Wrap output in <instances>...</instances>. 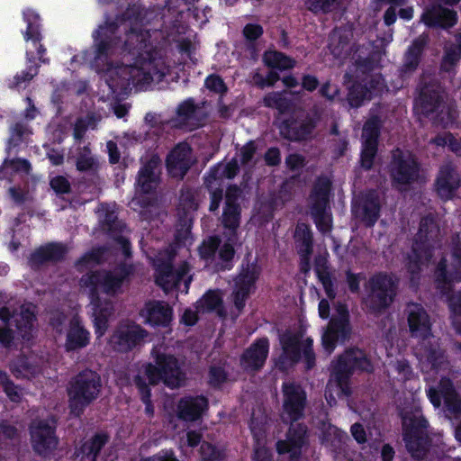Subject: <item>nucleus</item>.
Segmentation results:
<instances>
[{"mask_svg": "<svg viewBox=\"0 0 461 461\" xmlns=\"http://www.w3.org/2000/svg\"><path fill=\"white\" fill-rule=\"evenodd\" d=\"M113 31L101 26L95 33V50L87 61L105 81L111 95H122L132 86L147 89L160 82L168 71L164 59L146 41L149 32L131 31L122 41Z\"/></svg>", "mask_w": 461, "mask_h": 461, "instance_id": "f257e3e1", "label": "nucleus"}, {"mask_svg": "<svg viewBox=\"0 0 461 461\" xmlns=\"http://www.w3.org/2000/svg\"><path fill=\"white\" fill-rule=\"evenodd\" d=\"M405 312L411 335L420 340L416 347L415 354L420 368L425 374V379L429 383L440 377L439 391H437L432 385H429L428 389V397L430 402L438 408L440 406L442 397L449 412L461 411V401L449 380L444 377L447 363L438 348V340L430 332L429 315L419 303H409Z\"/></svg>", "mask_w": 461, "mask_h": 461, "instance_id": "f03ea898", "label": "nucleus"}, {"mask_svg": "<svg viewBox=\"0 0 461 461\" xmlns=\"http://www.w3.org/2000/svg\"><path fill=\"white\" fill-rule=\"evenodd\" d=\"M129 273L125 267L117 268L113 272L91 271L80 280L81 288L92 297V303L94 304V327L97 340L106 332L113 308L110 303L104 307H101L95 302V299H99V294L114 295L120 293L122 283Z\"/></svg>", "mask_w": 461, "mask_h": 461, "instance_id": "7ed1b4c3", "label": "nucleus"}, {"mask_svg": "<svg viewBox=\"0 0 461 461\" xmlns=\"http://www.w3.org/2000/svg\"><path fill=\"white\" fill-rule=\"evenodd\" d=\"M240 190L230 187L226 194V204L222 214V223L230 230L224 239L211 237L204 240L199 248L201 258L206 261L214 262L220 268L228 267V263L234 257V244L237 241L235 230L240 224V208L236 203Z\"/></svg>", "mask_w": 461, "mask_h": 461, "instance_id": "20e7f679", "label": "nucleus"}, {"mask_svg": "<svg viewBox=\"0 0 461 461\" xmlns=\"http://www.w3.org/2000/svg\"><path fill=\"white\" fill-rule=\"evenodd\" d=\"M369 371L371 364L365 353L359 349L347 351L332 365L331 377L327 384L325 397L330 405L336 399L348 393V377L354 369Z\"/></svg>", "mask_w": 461, "mask_h": 461, "instance_id": "39448f33", "label": "nucleus"}, {"mask_svg": "<svg viewBox=\"0 0 461 461\" xmlns=\"http://www.w3.org/2000/svg\"><path fill=\"white\" fill-rule=\"evenodd\" d=\"M438 234V228L432 218H425L421 221L407 263L412 282L418 277L420 272L429 267L431 258L441 255L440 249L436 246Z\"/></svg>", "mask_w": 461, "mask_h": 461, "instance_id": "423d86ee", "label": "nucleus"}, {"mask_svg": "<svg viewBox=\"0 0 461 461\" xmlns=\"http://www.w3.org/2000/svg\"><path fill=\"white\" fill-rule=\"evenodd\" d=\"M154 363L143 366L142 372L149 384L163 382L167 386L176 388L185 380L179 361L171 354L156 348L153 351Z\"/></svg>", "mask_w": 461, "mask_h": 461, "instance_id": "0eeeda50", "label": "nucleus"}, {"mask_svg": "<svg viewBox=\"0 0 461 461\" xmlns=\"http://www.w3.org/2000/svg\"><path fill=\"white\" fill-rule=\"evenodd\" d=\"M280 345L282 352L276 365L280 369L294 365L299 359L305 362L306 368H311L314 365V354L312 349V339L304 338L301 332L286 331L280 337Z\"/></svg>", "mask_w": 461, "mask_h": 461, "instance_id": "6e6552de", "label": "nucleus"}, {"mask_svg": "<svg viewBox=\"0 0 461 461\" xmlns=\"http://www.w3.org/2000/svg\"><path fill=\"white\" fill-rule=\"evenodd\" d=\"M148 257L153 261L156 267V283L162 287L165 292L173 288H177L183 293H187L189 284L192 280L187 276L189 266L183 263L176 272L171 268V254L168 252H160L158 256L153 257L149 254Z\"/></svg>", "mask_w": 461, "mask_h": 461, "instance_id": "1a4fd4ad", "label": "nucleus"}, {"mask_svg": "<svg viewBox=\"0 0 461 461\" xmlns=\"http://www.w3.org/2000/svg\"><path fill=\"white\" fill-rule=\"evenodd\" d=\"M100 387V376L95 372L86 370L77 375L68 388L71 411L79 415L97 397Z\"/></svg>", "mask_w": 461, "mask_h": 461, "instance_id": "9d476101", "label": "nucleus"}, {"mask_svg": "<svg viewBox=\"0 0 461 461\" xmlns=\"http://www.w3.org/2000/svg\"><path fill=\"white\" fill-rule=\"evenodd\" d=\"M403 438L406 447L415 458H421L425 455L426 439L424 429L427 421L423 419L420 409L415 408L409 411H402Z\"/></svg>", "mask_w": 461, "mask_h": 461, "instance_id": "9b49d317", "label": "nucleus"}, {"mask_svg": "<svg viewBox=\"0 0 461 461\" xmlns=\"http://www.w3.org/2000/svg\"><path fill=\"white\" fill-rule=\"evenodd\" d=\"M435 277L442 293L449 291L453 283L461 281V233L453 241L451 254L440 258L437 264Z\"/></svg>", "mask_w": 461, "mask_h": 461, "instance_id": "f8f14e48", "label": "nucleus"}, {"mask_svg": "<svg viewBox=\"0 0 461 461\" xmlns=\"http://www.w3.org/2000/svg\"><path fill=\"white\" fill-rule=\"evenodd\" d=\"M330 187V182L328 178H320L310 195L311 213L322 233L330 232L332 226L331 215L327 209Z\"/></svg>", "mask_w": 461, "mask_h": 461, "instance_id": "ddd939ff", "label": "nucleus"}, {"mask_svg": "<svg viewBox=\"0 0 461 461\" xmlns=\"http://www.w3.org/2000/svg\"><path fill=\"white\" fill-rule=\"evenodd\" d=\"M371 285L372 292L366 304L373 312H379L393 302L396 291L395 281L390 276L377 275L372 278Z\"/></svg>", "mask_w": 461, "mask_h": 461, "instance_id": "4468645a", "label": "nucleus"}, {"mask_svg": "<svg viewBox=\"0 0 461 461\" xmlns=\"http://www.w3.org/2000/svg\"><path fill=\"white\" fill-rule=\"evenodd\" d=\"M146 331L133 322H122L117 326L109 338V350L127 352L141 343Z\"/></svg>", "mask_w": 461, "mask_h": 461, "instance_id": "2eb2a0df", "label": "nucleus"}, {"mask_svg": "<svg viewBox=\"0 0 461 461\" xmlns=\"http://www.w3.org/2000/svg\"><path fill=\"white\" fill-rule=\"evenodd\" d=\"M238 170V162L232 159L228 163H221L212 167L205 176V185L211 194L210 211L219 208L222 190L221 188L224 179L232 178Z\"/></svg>", "mask_w": 461, "mask_h": 461, "instance_id": "dca6fc26", "label": "nucleus"}, {"mask_svg": "<svg viewBox=\"0 0 461 461\" xmlns=\"http://www.w3.org/2000/svg\"><path fill=\"white\" fill-rule=\"evenodd\" d=\"M336 312L322 335V346L329 354L334 350L337 344L343 342L350 332L347 308L340 304Z\"/></svg>", "mask_w": 461, "mask_h": 461, "instance_id": "f3484780", "label": "nucleus"}, {"mask_svg": "<svg viewBox=\"0 0 461 461\" xmlns=\"http://www.w3.org/2000/svg\"><path fill=\"white\" fill-rule=\"evenodd\" d=\"M305 401V393L300 385L292 382L285 383L283 384V420L293 422L302 418Z\"/></svg>", "mask_w": 461, "mask_h": 461, "instance_id": "a211bd4d", "label": "nucleus"}, {"mask_svg": "<svg viewBox=\"0 0 461 461\" xmlns=\"http://www.w3.org/2000/svg\"><path fill=\"white\" fill-rule=\"evenodd\" d=\"M31 439L34 450L46 454L57 447L53 418L36 420L31 425Z\"/></svg>", "mask_w": 461, "mask_h": 461, "instance_id": "6ab92c4d", "label": "nucleus"}, {"mask_svg": "<svg viewBox=\"0 0 461 461\" xmlns=\"http://www.w3.org/2000/svg\"><path fill=\"white\" fill-rule=\"evenodd\" d=\"M23 17L27 23V29L24 32V39L29 43L26 52L27 59L31 63L37 59L44 61L45 50L39 42V16L34 11L27 9L23 12Z\"/></svg>", "mask_w": 461, "mask_h": 461, "instance_id": "aec40b11", "label": "nucleus"}, {"mask_svg": "<svg viewBox=\"0 0 461 461\" xmlns=\"http://www.w3.org/2000/svg\"><path fill=\"white\" fill-rule=\"evenodd\" d=\"M34 306L32 303L23 304L19 312L10 313L8 308L0 309V319L4 321L12 320L15 323L18 332L25 340H30L34 334Z\"/></svg>", "mask_w": 461, "mask_h": 461, "instance_id": "412c9836", "label": "nucleus"}, {"mask_svg": "<svg viewBox=\"0 0 461 461\" xmlns=\"http://www.w3.org/2000/svg\"><path fill=\"white\" fill-rule=\"evenodd\" d=\"M418 175V167L415 158L410 152L396 150L393 153L392 165V176L399 185H405L413 181Z\"/></svg>", "mask_w": 461, "mask_h": 461, "instance_id": "4be33fe9", "label": "nucleus"}, {"mask_svg": "<svg viewBox=\"0 0 461 461\" xmlns=\"http://www.w3.org/2000/svg\"><path fill=\"white\" fill-rule=\"evenodd\" d=\"M380 122L373 117L368 120L363 128L361 164L366 168H370L376 153V143L379 133Z\"/></svg>", "mask_w": 461, "mask_h": 461, "instance_id": "5701e85b", "label": "nucleus"}, {"mask_svg": "<svg viewBox=\"0 0 461 461\" xmlns=\"http://www.w3.org/2000/svg\"><path fill=\"white\" fill-rule=\"evenodd\" d=\"M259 274L260 268L256 264H252L248 266L236 278L233 301L238 311H240L244 307L245 300L251 293Z\"/></svg>", "mask_w": 461, "mask_h": 461, "instance_id": "b1692460", "label": "nucleus"}, {"mask_svg": "<svg viewBox=\"0 0 461 461\" xmlns=\"http://www.w3.org/2000/svg\"><path fill=\"white\" fill-rule=\"evenodd\" d=\"M192 163L193 157L190 147L186 143H181L167 156V168L172 177L182 178Z\"/></svg>", "mask_w": 461, "mask_h": 461, "instance_id": "393cba45", "label": "nucleus"}, {"mask_svg": "<svg viewBox=\"0 0 461 461\" xmlns=\"http://www.w3.org/2000/svg\"><path fill=\"white\" fill-rule=\"evenodd\" d=\"M460 186V176L451 164L444 165L436 180V191L441 199H452Z\"/></svg>", "mask_w": 461, "mask_h": 461, "instance_id": "a878e982", "label": "nucleus"}, {"mask_svg": "<svg viewBox=\"0 0 461 461\" xmlns=\"http://www.w3.org/2000/svg\"><path fill=\"white\" fill-rule=\"evenodd\" d=\"M305 428L302 424H292L285 440L277 442V452L281 455H288L291 459L297 457L305 444Z\"/></svg>", "mask_w": 461, "mask_h": 461, "instance_id": "bb28decb", "label": "nucleus"}, {"mask_svg": "<svg viewBox=\"0 0 461 461\" xmlns=\"http://www.w3.org/2000/svg\"><path fill=\"white\" fill-rule=\"evenodd\" d=\"M144 321L153 326H167L172 320V309L163 302H149L140 312Z\"/></svg>", "mask_w": 461, "mask_h": 461, "instance_id": "cd10ccee", "label": "nucleus"}, {"mask_svg": "<svg viewBox=\"0 0 461 461\" xmlns=\"http://www.w3.org/2000/svg\"><path fill=\"white\" fill-rule=\"evenodd\" d=\"M269 343L267 339L257 340L241 357L240 364L246 370H257L263 366L267 354Z\"/></svg>", "mask_w": 461, "mask_h": 461, "instance_id": "c85d7f7f", "label": "nucleus"}, {"mask_svg": "<svg viewBox=\"0 0 461 461\" xmlns=\"http://www.w3.org/2000/svg\"><path fill=\"white\" fill-rule=\"evenodd\" d=\"M89 341L90 332L83 327L77 318L72 319L66 331L65 349L76 351L86 347Z\"/></svg>", "mask_w": 461, "mask_h": 461, "instance_id": "c756f323", "label": "nucleus"}, {"mask_svg": "<svg viewBox=\"0 0 461 461\" xmlns=\"http://www.w3.org/2000/svg\"><path fill=\"white\" fill-rule=\"evenodd\" d=\"M160 160L157 156H152L140 169L137 185L143 193H149L155 189L159 182Z\"/></svg>", "mask_w": 461, "mask_h": 461, "instance_id": "7c9ffc66", "label": "nucleus"}, {"mask_svg": "<svg viewBox=\"0 0 461 461\" xmlns=\"http://www.w3.org/2000/svg\"><path fill=\"white\" fill-rule=\"evenodd\" d=\"M369 86H355L349 92L348 102L353 107H357L361 104L362 100L371 99L375 95L383 94L385 90L384 79L381 76H375L369 83Z\"/></svg>", "mask_w": 461, "mask_h": 461, "instance_id": "2f4dec72", "label": "nucleus"}, {"mask_svg": "<svg viewBox=\"0 0 461 461\" xmlns=\"http://www.w3.org/2000/svg\"><path fill=\"white\" fill-rule=\"evenodd\" d=\"M207 408V400L203 396H187L180 400L177 406L178 417L185 420H195Z\"/></svg>", "mask_w": 461, "mask_h": 461, "instance_id": "473e14b6", "label": "nucleus"}, {"mask_svg": "<svg viewBox=\"0 0 461 461\" xmlns=\"http://www.w3.org/2000/svg\"><path fill=\"white\" fill-rule=\"evenodd\" d=\"M422 20L427 25H438L447 28L451 27L456 23V14L448 8L438 5L427 11L422 15Z\"/></svg>", "mask_w": 461, "mask_h": 461, "instance_id": "72a5a7b5", "label": "nucleus"}, {"mask_svg": "<svg viewBox=\"0 0 461 461\" xmlns=\"http://www.w3.org/2000/svg\"><path fill=\"white\" fill-rule=\"evenodd\" d=\"M379 205L376 199L361 200L353 205V213L356 217L366 221L367 225H373L378 217Z\"/></svg>", "mask_w": 461, "mask_h": 461, "instance_id": "f704fd0d", "label": "nucleus"}, {"mask_svg": "<svg viewBox=\"0 0 461 461\" xmlns=\"http://www.w3.org/2000/svg\"><path fill=\"white\" fill-rule=\"evenodd\" d=\"M250 429L256 441L254 461H270V453L264 441L265 424L253 419Z\"/></svg>", "mask_w": 461, "mask_h": 461, "instance_id": "c9c22d12", "label": "nucleus"}, {"mask_svg": "<svg viewBox=\"0 0 461 461\" xmlns=\"http://www.w3.org/2000/svg\"><path fill=\"white\" fill-rule=\"evenodd\" d=\"M294 239L297 249L303 260L307 261L312 249V232L308 225L299 223L296 227ZM308 265V262H305Z\"/></svg>", "mask_w": 461, "mask_h": 461, "instance_id": "e433bc0d", "label": "nucleus"}, {"mask_svg": "<svg viewBox=\"0 0 461 461\" xmlns=\"http://www.w3.org/2000/svg\"><path fill=\"white\" fill-rule=\"evenodd\" d=\"M264 63L272 68L285 70L292 68L295 61L281 52L276 50H268L264 54Z\"/></svg>", "mask_w": 461, "mask_h": 461, "instance_id": "4c0bfd02", "label": "nucleus"}, {"mask_svg": "<svg viewBox=\"0 0 461 461\" xmlns=\"http://www.w3.org/2000/svg\"><path fill=\"white\" fill-rule=\"evenodd\" d=\"M222 296L219 291H209L197 303L198 312H205L211 311L221 312Z\"/></svg>", "mask_w": 461, "mask_h": 461, "instance_id": "58836bf2", "label": "nucleus"}, {"mask_svg": "<svg viewBox=\"0 0 461 461\" xmlns=\"http://www.w3.org/2000/svg\"><path fill=\"white\" fill-rule=\"evenodd\" d=\"M349 35H351L349 31H346L344 34L340 30L333 32L330 36V50L335 57L340 58L347 52Z\"/></svg>", "mask_w": 461, "mask_h": 461, "instance_id": "ea45409f", "label": "nucleus"}, {"mask_svg": "<svg viewBox=\"0 0 461 461\" xmlns=\"http://www.w3.org/2000/svg\"><path fill=\"white\" fill-rule=\"evenodd\" d=\"M105 435H97L92 440L86 442L81 447L82 459L95 461L97 453L106 442Z\"/></svg>", "mask_w": 461, "mask_h": 461, "instance_id": "a19ab883", "label": "nucleus"}, {"mask_svg": "<svg viewBox=\"0 0 461 461\" xmlns=\"http://www.w3.org/2000/svg\"><path fill=\"white\" fill-rule=\"evenodd\" d=\"M321 430V442L327 446L337 447L347 437L344 432L330 424H323Z\"/></svg>", "mask_w": 461, "mask_h": 461, "instance_id": "79ce46f5", "label": "nucleus"}, {"mask_svg": "<svg viewBox=\"0 0 461 461\" xmlns=\"http://www.w3.org/2000/svg\"><path fill=\"white\" fill-rule=\"evenodd\" d=\"M30 170V164L25 159L5 160L0 171L4 176L14 174H27Z\"/></svg>", "mask_w": 461, "mask_h": 461, "instance_id": "37998d69", "label": "nucleus"}, {"mask_svg": "<svg viewBox=\"0 0 461 461\" xmlns=\"http://www.w3.org/2000/svg\"><path fill=\"white\" fill-rule=\"evenodd\" d=\"M65 251V247L61 244H50L40 249L34 254V258L40 260H56L60 258Z\"/></svg>", "mask_w": 461, "mask_h": 461, "instance_id": "c03bdc74", "label": "nucleus"}, {"mask_svg": "<svg viewBox=\"0 0 461 461\" xmlns=\"http://www.w3.org/2000/svg\"><path fill=\"white\" fill-rule=\"evenodd\" d=\"M197 116V108L191 100L183 102L177 108V119L181 124L189 123Z\"/></svg>", "mask_w": 461, "mask_h": 461, "instance_id": "a18cd8bd", "label": "nucleus"}, {"mask_svg": "<svg viewBox=\"0 0 461 461\" xmlns=\"http://www.w3.org/2000/svg\"><path fill=\"white\" fill-rule=\"evenodd\" d=\"M104 251L101 249L93 250L86 254L77 264L79 271L91 270L95 265L103 260Z\"/></svg>", "mask_w": 461, "mask_h": 461, "instance_id": "49530a36", "label": "nucleus"}, {"mask_svg": "<svg viewBox=\"0 0 461 461\" xmlns=\"http://www.w3.org/2000/svg\"><path fill=\"white\" fill-rule=\"evenodd\" d=\"M449 309L453 326L461 333V293L449 298Z\"/></svg>", "mask_w": 461, "mask_h": 461, "instance_id": "de8ad7c7", "label": "nucleus"}, {"mask_svg": "<svg viewBox=\"0 0 461 461\" xmlns=\"http://www.w3.org/2000/svg\"><path fill=\"white\" fill-rule=\"evenodd\" d=\"M388 372L390 375L398 380H405L411 374L409 365L404 360H398L395 363L390 361L388 363Z\"/></svg>", "mask_w": 461, "mask_h": 461, "instance_id": "09e8293b", "label": "nucleus"}, {"mask_svg": "<svg viewBox=\"0 0 461 461\" xmlns=\"http://www.w3.org/2000/svg\"><path fill=\"white\" fill-rule=\"evenodd\" d=\"M13 372L16 376L31 378L36 375L38 368L32 366L28 359H20L14 364Z\"/></svg>", "mask_w": 461, "mask_h": 461, "instance_id": "8fccbe9b", "label": "nucleus"}, {"mask_svg": "<svg viewBox=\"0 0 461 461\" xmlns=\"http://www.w3.org/2000/svg\"><path fill=\"white\" fill-rule=\"evenodd\" d=\"M37 74V68L31 66L27 71H23L21 74H17L13 80L9 82V87L15 89H23L26 87L27 83Z\"/></svg>", "mask_w": 461, "mask_h": 461, "instance_id": "3c124183", "label": "nucleus"}, {"mask_svg": "<svg viewBox=\"0 0 461 461\" xmlns=\"http://www.w3.org/2000/svg\"><path fill=\"white\" fill-rule=\"evenodd\" d=\"M0 383L7 396L13 402H19L23 396L21 389L14 385L9 380L5 373L0 372Z\"/></svg>", "mask_w": 461, "mask_h": 461, "instance_id": "603ef678", "label": "nucleus"}, {"mask_svg": "<svg viewBox=\"0 0 461 461\" xmlns=\"http://www.w3.org/2000/svg\"><path fill=\"white\" fill-rule=\"evenodd\" d=\"M202 458L206 461H216L223 457V449L217 448L210 443L203 442L200 447Z\"/></svg>", "mask_w": 461, "mask_h": 461, "instance_id": "864d4df0", "label": "nucleus"}, {"mask_svg": "<svg viewBox=\"0 0 461 461\" xmlns=\"http://www.w3.org/2000/svg\"><path fill=\"white\" fill-rule=\"evenodd\" d=\"M195 206L192 203L189 205L185 214V226L183 228V230L178 232L176 236V242L178 244H183L184 246H189L192 244V238L190 237V224H189V221H190V218L188 217V214H189V212L191 210H195Z\"/></svg>", "mask_w": 461, "mask_h": 461, "instance_id": "5fc2aeb1", "label": "nucleus"}, {"mask_svg": "<svg viewBox=\"0 0 461 461\" xmlns=\"http://www.w3.org/2000/svg\"><path fill=\"white\" fill-rule=\"evenodd\" d=\"M285 94L286 92L271 93L264 98V103L267 106L275 107L279 111H284L286 108V103L284 97Z\"/></svg>", "mask_w": 461, "mask_h": 461, "instance_id": "6e6d98bb", "label": "nucleus"}, {"mask_svg": "<svg viewBox=\"0 0 461 461\" xmlns=\"http://www.w3.org/2000/svg\"><path fill=\"white\" fill-rule=\"evenodd\" d=\"M337 2L338 0H310L306 5L313 13H325L330 11Z\"/></svg>", "mask_w": 461, "mask_h": 461, "instance_id": "4d7b16f0", "label": "nucleus"}, {"mask_svg": "<svg viewBox=\"0 0 461 461\" xmlns=\"http://www.w3.org/2000/svg\"><path fill=\"white\" fill-rule=\"evenodd\" d=\"M435 142L437 145H447L453 152L461 156V140L455 139L452 135L438 137Z\"/></svg>", "mask_w": 461, "mask_h": 461, "instance_id": "13d9d810", "label": "nucleus"}, {"mask_svg": "<svg viewBox=\"0 0 461 461\" xmlns=\"http://www.w3.org/2000/svg\"><path fill=\"white\" fill-rule=\"evenodd\" d=\"M460 58V47H454L452 49H447L442 67L445 70H449Z\"/></svg>", "mask_w": 461, "mask_h": 461, "instance_id": "bf43d9fd", "label": "nucleus"}, {"mask_svg": "<svg viewBox=\"0 0 461 461\" xmlns=\"http://www.w3.org/2000/svg\"><path fill=\"white\" fill-rule=\"evenodd\" d=\"M135 383L137 384V386L139 387V390L141 393V398H142V401L144 402V403L146 404V412L149 413V414H152L153 413V408H152V405L149 402V392L146 386V384H144V382L142 381L141 377L140 375H138L136 378H135Z\"/></svg>", "mask_w": 461, "mask_h": 461, "instance_id": "052dcab7", "label": "nucleus"}, {"mask_svg": "<svg viewBox=\"0 0 461 461\" xmlns=\"http://www.w3.org/2000/svg\"><path fill=\"white\" fill-rule=\"evenodd\" d=\"M313 128L312 122L301 125L300 129H297V125L293 126V132H288L287 137L293 140H301L306 138L311 130Z\"/></svg>", "mask_w": 461, "mask_h": 461, "instance_id": "680f3d73", "label": "nucleus"}, {"mask_svg": "<svg viewBox=\"0 0 461 461\" xmlns=\"http://www.w3.org/2000/svg\"><path fill=\"white\" fill-rule=\"evenodd\" d=\"M96 160L89 154L87 150L82 154L77 162V167L80 171L92 169L95 167Z\"/></svg>", "mask_w": 461, "mask_h": 461, "instance_id": "e2e57ef3", "label": "nucleus"}, {"mask_svg": "<svg viewBox=\"0 0 461 461\" xmlns=\"http://www.w3.org/2000/svg\"><path fill=\"white\" fill-rule=\"evenodd\" d=\"M205 86L215 93H223L226 90L225 85L221 78L217 76H210L205 79Z\"/></svg>", "mask_w": 461, "mask_h": 461, "instance_id": "0e129e2a", "label": "nucleus"}, {"mask_svg": "<svg viewBox=\"0 0 461 461\" xmlns=\"http://www.w3.org/2000/svg\"><path fill=\"white\" fill-rule=\"evenodd\" d=\"M95 122L93 118H86V120H79L75 126L74 135L76 139H80L85 131L88 128H95Z\"/></svg>", "mask_w": 461, "mask_h": 461, "instance_id": "69168bd1", "label": "nucleus"}, {"mask_svg": "<svg viewBox=\"0 0 461 461\" xmlns=\"http://www.w3.org/2000/svg\"><path fill=\"white\" fill-rule=\"evenodd\" d=\"M279 76L275 72H270L267 77H262L259 74H257L254 77V82L260 86L261 87L264 86H273L276 81H278Z\"/></svg>", "mask_w": 461, "mask_h": 461, "instance_id": "338daca9", "label": "nucleus"}, {"mask_svg": "<svg viewBox=\"0 0 461 461\" xmlns=\"http://www.w3.org/2000/svg\"><path fill=\"white\" fill-rule=\"evenodd\" d=\"M50 185L57 193L63 194L68 192L69 190V183L63 176H56L52 178L50 180Z\"/></svg>", "mask_w": 461, "mask_h": 461, "instance_id": "774afa93", "label": "nucleus"}]
</instances>
